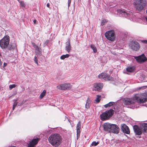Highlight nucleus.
I'll list each match as a JSON object with an SVG mask.
<instances>
[{"label":"nucleus","mask_w":147,"mask_h":147,"mask_svg":"<svg viewBox=\"0 0 147 147\" xmlns=\"http://www.w3.org/2000/svg\"><path fill=\"white\" fill-rule=\"evenodd\" d=\"M91 48L92 49L93 52L94 53H96L97 51V50L96 47L93 45H90Z\"/></svg>","instance_id":"26"},{"label":"nucleus","mask_w":147,"mask_h":147,"mask_svg":"<svg viewBox=\"0 0 147 147\" xmlns=\"http://www.w3.org/2000/svg\"><path fill=\"white\" fill-rule=\"evenodd\" d=\"M19 3H20V5L22 7H25L26 5L24 1H20Z\"/></svg>","instance_id":"30"},{"label":"nucleus","mask_w":147,"mask_h":147,"mask_svg":"<svg viewBox=\"0 0 147 147\" xmlns=\"http://www.w3.org/2000/svg\"><path fill=\"white\" fill-rule=\"evenodd\" d=\"M115 104V102H111L108 103L105 105L104 107L105 108H107Z\"/></svg>","instance_id":"24"},{"label":"nucleus","mask_w":147,"mask_h":147,"mask_svg":"<svg viewBox=\"0 0 147 147\" xmlns=\"http://www.w3.org/2000/svg\"><path fill=\"white\" fill-rule=\"evenodd\" d=\"M105 36L109 40L113 41L115 38V34L114 30H112L107 31L105 33Z\"/></svg>","instance_id":"6"},{"label":"nucleus","mask_w":147,"mask_h":147,"mask_svg":"<svg viewBox=\"0 0 147 147\" xmlns=\"http://www.w3.org/2000/svg\"><path fill=\"white\" fill-rule=\"evenodd\" d=\"M47 7L49 8L50 6V4L49 3H48L47 4Z\"/></svg>","instance_id":"40"},{"label":"nucleus","mask_w":147,"mask_h":147,"mask_svg":"<svg viewBox=\"0 0 147 147\" xmlns=\"http://www.w3.org/2000/svg\"><path fill=\"white\" fill-rule=\"evenodd\" d=\"M118 13L119 14L120 16L124 17L126 18L129 19L132 15V13L127 12H126L124 10L119 9L117 10Z\"/></svg>","instance_id":"7"},{"label":"nucleus","mask_w":147,"mask_h":147,"mask_svg":"<svg viewBox=\"0 0 147 147\" xmlns=\"http://www.w3.org/2000/svg\"><path fill=\"white\" fill-rule=\"evenodd\" d=\"M32 45L33 47L35 48V53L36 55H40L41 54V49L40 47L36 45L34 42H32Z\"/></svg>","instance_id":"12"},{"label":"nucleus","mask_w":147,"mask_h":147,"mask_svg":"<svg viewBox=\"0 0 147 147\" xmlns=\"http://www.w3.org/2000/svg\"><path fill=\"white\" fill-rule=\"evenodd\" d=\"M136 100L140 103L146 102L147 101V93H143L140 95L136 94L133 98H127L125 100L124 104L126 105H131Z\"/></svg>","instance_id":"1"},{"label":"nucleus","mask_w":147,"mask_h":147,"mask_svg":"<svg viewBox=\"0 0 147 147\" xmlns=\"http://www.w3.org/2000/svg\"><path fill=\"white\" fill-rule=\"evenodd\" d=\"M16 86V85L15 84H13L10 85L9 86V88L10 90H11L13 88H15Z\"/></svg>","instance_id":"31"},{"label":"nucleus","mask_w":147,"mask_h":147,"mask_svg":"<svg viewBox=\"0 0 147 147\" xmlns=\"http://www.w3.org/2000/svg\"><path fill=\"white\" fill-rule=\"evenodd\" d=\"M34 61L35 63L37 65H38V59L37 57L36 56H35L34 57Z\"/></svg>","instance_id":"33"},{"label":"nucleus","mask_w":147,"mask_h":147,"mask_svg":"<svg viewBox=\"0 0 147 147\" xmlns=\"http://www.w3.org/2000/svg\"><path fill=\"white\" fill-rule=\"evenodd\" d=\"M141 129L144 132H147V123H142L140 124Z\"/></svg>","instance_id":"21"},{"label":"nucleus","mask_w":147,"mask_h":147,"mask_svg":"<svg viewBox=\"0 0 147 147\" xmlns=\"http://www.w3.org/2000/svg\"><path fill=\"white\" fill-rule=\"evenodd\" d=\"M7 65V63H3V67H5Z\"/></svg>","instance_id":"38"},{"label":"nucleus","mask_w":147,"mask_h":147,"mask_svg":"<svg viewBox=\"0 0 147 147\" xmlns=\"http://www.w3.org/2000/svg\"><path fill=\"white\" fill-rule=\"evenodd\" d=\"M126 69L128 72H132L134 70V68L133 67H128Z\"/></svg>","instance_id":"29"},{"label":"nucleus","mask_w":147,"mask_h":147,"mask_svg":"<svg viewBox=\"0 0 147 147\" xmlns=\"http://www.w3.org/2000/svg\"><path fill=\"white\" fill-rule=\"evenodd\" d=\"M18 2L20 3V1H20V0H17Z\"/></svg>","instance_id":"43"},{"label":"nucleus","mask_w":147,"mask_h":147,"mask_svg":"<svg viewBox=\"0 0 147 147\" xmlns=\"http://www.w3.org/2000/svg\"><path fill=\"white\" fill-rule=\"evenodd\" d=\"M111 124L109 123H105L103 125L104 129L105 131L110 132V131L111 130Z\"/></svg>","instance_id":"18"},{"label":"nucleus","mask_w":147,"mask_h":147,"mask_svg":"<svg viewBox=\"0 0 147 147\" xmlns=\"http://www.w3.org/2000/svg\"><path fill=\"white\" fill-rule=\"evenodd\" d=\"M90 100L89 98H88L85 105V107L87 109L89 108L90 106Z\"/></svg>","instance_id":"23"},{"label":"nucleus","mask_w":147,"mask_h":147,"mask_svg":"<svg viewBox=\"0 0 147 147\" xmlns=\"http://www.w3.org/2000/svg\"><path fill=\"white\" fill-rule=\"evenodd\" d=\"M17 103H18L17 102L16 100V101H15L14 102L13 104V106L16 107V106H17Z\"/></svg>","instance_id":"35"},{"label":"nucleus","mask_w":147,"mask_h":147,"mask_svg":"<svg viewBox=\"0 0 147 147\" xmlns=\"http://www.w3.org/2000/svg\"><path fill=\"white\" fill-rule=\"evenodd\" d=\"M57 88L60 90H65L70 89L71 86L69 83H64L57 86Z\"/></svg>","instance_id":"9"},{"label":"nucleus","mask_w":147,"mask_h":147,"mask_svg":"<svg viewBox=\"0 0 147 147\" xmlns=\"http://www.w3.org/2000/svg\"><path fill=\"white\" fill-rule=\"evenodd\" d=\"M17 48V45L16 43L15 42L13 43L11 45H10L8 49L9 50L12 49H16Z\"/></svg>","instance_id":"22"},{"label":"nucleus","mask_w":147,"mask_h":147,"mask_svg":"<svg viewBox=\"0 0 147 147\" xmlns=\"http://www.w3.org/2000/svg\"><path fill=\"white\" fill-rule=\"evenodd\" d=\"M70 56L69 55L66 54L65 55H63L60 57V59H64L65 58H68Z\"/></svg>","instance_id":"25"},{"label":"nucleus","mask_w":147,"mask_h":147,"mask_svg":"<svg viewBox=\"0 0 147 147\" xmlns=\"http://www.w3.org/2000/svg\"><path fill=\"white\" fill-rule=\"evenodd\" d=\"M107 22V20H102L101 23V25L102 26L104 25Z\"/></svg>","instance_id":"34"},{"label":"nucleus","mask_w":147,"mask_h":147,"mask_svg":"<svg viewBox=\"0 0 147 147\" xmlns=\"http://www.w3.org/2000/svg\"><path fill=\"white\" fill-rule=\"evenodd\" d=\"M71 0H68V7H69L71 3Z\"/></svg>","instance_id":"36"},{"label":"nucleus","mask_w":147,"mask_h":147,"mask_svg":"<svg viewBox=\"0 0 147 147\" xmlns=\"http://www.w3.org/2000/svg\"><path fill=\"white\" fill-rule=\"evenodd\" d=\"M113 113L114 111L112 109L106 111L100 115V119L102 121L108 119L113 115Z\"/></svg>","instance_id":"4"},{"label":"nucleus","mask_w":147,"mask_h":147,"mask_svg":"<svg viewBox=\"0 0 147 147\" xmlns=\"http://www.w3.org/2000/svg\"><path fill=\"white\" fill-rule=\"evenodd\" d=\"M111 130L110 131V132L116 134H117L119 132V128L118 126L115 124H111Z\"/></svg>","instance_id":"11"},{"label":"nucleus","mask_w":147,"mask_h":147,"mask_svg":"<svg viewBox=\"0 0 147 147\" xmlns=\"http://www.w3.org/2000/svg\"><path fill=\"white\" fill-rule=\"evenodd\" d=\"M134 131L136 135H140L142 134L141 129L137 125H135L133 127Z\"/></svg>","instance_id":"14"},{"label":"nucleus","mask_w":147,"mask_h":147,"mask_svg":"<svg viewBox=\"0 0 147 147\" xmlns=\"http://www.w3.org/2000/svg\"><path fill=\"white\" fill-rule=\"evenodd\" d=\"M9 42V38L8 36H5L0 41V46L3 49H5L8 47Z\"/></svg>","instance_id":"5"},{"label":"nucleus","mask_w":147,"mask_h":147,"mask_svg":"<svg viewBox=\"0 0 147 147\" xmlns=\"http://www.w3.org/2000/svg\"><path fill=\"white\" fill-rule=\"evenodd\" d=\"M46 91L44 90L41 93L40 96V97L41 99L43 97L45 96L46 94Z\"/></svg>","instance_id":"27"},{"label":"nucleus","mask_w":147,"mask_h":147,"mask_svg":"<svg viewBox=\"0 0 147 147\" xmlns=\"http://www.w3.org/2000/svg\"><path fill=\"white\" fill-rule=\"evenodd\" d=\"M135 58L136 60L139 63H143L147 60L146 57L143 54L138 57H135Z\"/></svg>","instance_id":"13"},{"label":"nucleus","mask_w":147,"mask_h":147,"mask_svg":"<svg viewBox=\"0 0 147 147\" xmlns=\"http://www.w3.org/2000/svg\"><path fill=\"white\" fill-rule=\"evenodd\" d=\"M36 20H34L33 21V22L34 24H36Z\"/></svg>","instance_id":"39"},{"label":"nucleus","mask_w":147,"mask_h":147,"mask_svg":"<svg viewBox=\"0 0 147 147\" xmlns=\"http://www.w3.org/2000/svg\"><path fill=\"white\" fill-rule=\"evenodd\" d=\"M15 107H14L13 106V110H14Z\"/></svg>","instance_id":"42"},{"label":"nucleus","mask_w":147,"mask_h":147,"mask_svg":"<svg viewBox=\"0 0 147 147\" xmlns=\"http://www.w3.org/2000/svg\"><path fill=\"white\" fill-rule=\"evenodd\" d=\"M146 21H147V18H146Z\"/></svg>","instance_id":"44"},{"label":"nucleus","mask_w":147,"mask_h":147,"mask_svg":"<svg viewBox=\"0 0 147 147\" xmlns=\"http://www.w3.org/2000/svg\"><path fill=\"white\" fill-rule=\"evenodd\" d=\"M39 139L35 138L33 139L28 144V147H34L38 142Z\"/></svg>","instance_id":"17"},{"label":"nucleus","mask_w":147,"mask_h":147,"mask_svg":"<svg viewBox=\"0 0 147 147\" xmlns=\"http://www.w3.org/2000/svg\"><path fill=\"white\" fill-rule=\"evenodd\" d=\"M99 144L98 142H93L91 144L92 146H95Z\"/></svg>","instance_id":"32"},{"label":"nucleus","mask_w":147,"mask_h":147,"mask_svg":"<svg viewBox=\"0 0 147 147\" xmlns=\"http://www.w3.org/2000/svg\"><path fill=\"white\" fill-rule=\"evenodd\" d=\"M1 54L0 53V57L1 56Z\"/></svg>","instance_id":"45"},{"label":"nucleus","mask_w":147,"mask_h":147,"mask_svg":"<svg viewBox=\"0 0 147 147\" xmlns=\"http://www.w3.org/2000/svg\"><path fill=\"white\" fill-rule=\"evenodd\" d=\"M142 43H145L147 44V40H143L141 41Z\"/></svg>","instance_id":"37"},{"label":"nucleus","mask_w":147,"mask_h":147,"mask_svg":"<svg viewBox=\"0 0 147 147\" xmlns=\"http://www.w3.org/2000/svg\"><path fill=\"white\" fill-rule=\"evenodd\" d=\"M98 78L101 79L105 80H112L113 78L108 74L102 73L100 74L98 76Z\"/></svg>","instance_id":"8"},{"label":"nucleus","mask_w":147,"mask_h":147,"mask_svg":"<svg viewBox=\"0 0 147 147\" xmlns=\"http://www.w3.org/2000/svg\"><path fill=\"white\" fill-rule=\"evenodd\" d=\"M103 87V85L101 83H95L94 85L93 89L95 90H99L101 89Z\"/></svg>","instance_id":"16"},{"label":"nucleus","mask_w":147,"mask_h":147,"mask_svg":"<svg viewBox=\"0 0 147 147\" xmlns=\"http://www.w3.org/2000/svg\"><path fill=\"white\" fill-rule=\"evenodd\" d=\"M71 49V47L70 44V42L69 40H68L66 43L65 46V50L68 53H69Z\"/></svg>","instance_id":"20"},{"label":"nucleus","mask_w":147,"mask_h":147,"mask_svg":"<svg viewBox=\"0 0 147 147\" xmlns=\"http://www.w3.org/2000/svg\"><path fill=\"white\" fill-rule=\"evenodd\" d=\"M100 97L101 96L99 95H97V98L95 100V101L97 102L98 103L99 102L100 100Z\"/></svg>","instance_id":"28"},{"label":"nucleus","mask_w":147,"mask_h":147,"mask_svg":"<svg viewBox=\"0 0 147 147\" xmlns=\"http://www.w3.org/2000/svg\"><path fill=\"white\" fill-rule=\"evenodd\" d=\"M146 1L144 0H136L134 5L136 9L140 11L145 6Z\"/></svg>","instance_id":"3"},{"label":"nucleus","mask_w":147,"mask_h":147,"mask_svg":"<svg viewBox=\"0 0 147 147\" xmlns=\"http://www.w3.org/2000/svg\"><path fill=\"white\" fill-rule=\"evenodd\" d=\"M121 129L124 133L127 134L130 133V131L128 127L125 124H122L121 125Z\"/></svg>","instance_id":"15"},{"label":"nucleus","mask_w":147,"mask_h":147,"mask_svg":"<svg viewBox=\"0 0 147 147\" xmlns=\"http://www.w3.org/2000/svg\"><path fill=\"white\" fill-rule=\"evenodd\" d=\"M129 46L131 49L135 51L138 50L140 48L139 44L136 41L131 42Z\"/></svg>","instance_id":"10"},{"label":"nucleus","mask_w":147,"mask_h":147,"mask_svg":"<svg viewBox=\"0 0 147 147\" xmlns=\"http://www.w3.org/2000/svg\"><path fill=\"white\" fill-rule=\"evenodd\" d=\"M48 42V40H47L46 41H45V44L47 45V44Z\"/></svg>","instance_id":"41"},{"label":"nucleus","mask_w":147,"mask_h":147,"mask_svg":"<svg viewBox=\"0 0 147 147\" xmlns=\"http://www.w3.org/2000/svg\"><path fill=\"white\" fill-rule=\"evenodd\" d=\"M81 127V124L80 121L78 122L76 127L77 138L78 139L80 136V131Z\"/></svg>","instance_id":"19"},{"label":"nucleus","mask_w":147,"mask_h":147,"mask_svg":"<svg viewBox=\"0 0 147 147\" xmlns=\"http://www.w3.org/2000/svg\"><path fill=\"white\" fill-rule=\"evenodd\" d=\"M49 143L55 147L58 146L61 143L62 138L61 136L58 134L51 135L48 138Z\"/></svg>","instance_id":"2"}]
</instances>
